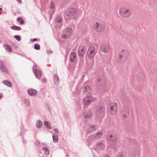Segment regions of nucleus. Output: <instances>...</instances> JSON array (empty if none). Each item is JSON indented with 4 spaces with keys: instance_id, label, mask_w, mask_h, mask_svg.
<instances>
[{
    "instance_id": "473e14b6",
    "label": "nucleus",
    "mask_w": 157,
    "mask_h": 157,
    "mask_svg": "<svg viewBox=\"0 0 157 157\" xmlns=\"http://www.w3.org/2000/svg\"><path fill=\"white\" fill-rule=\"evenodd\" d=\"M14 38L16 39L18 41H20L21 40V38L20 36L18 35H15L14 36Z\"/></svg>"
},
{
    "instance_id": "2eb2a0df",
    "label": "nucleus",
    "mask_w": 157,
    "mask_h": 157,
    "mask_svg": "<svg viewBox=\"0 0 157 157\" xmlns=\"http://www.w3.org/2000/svg\"><path fill=\"white\" fill-rule=\"evenodd\" d=\"M27 92L29 95L31 96L35 95L37 93L36 90L32 89H28Z\"/></svg>"
},
{
    "instance_id": "c03bdc74",
    "label": "nucleus",
    "mask_w": 157,
    "mask_h": 157,
    "mask_svg": "<svg viewBox=\"0 0 157 157\" xmlns=\"http://www.w3.org/2000/svg\"><path fill=\"white\" fill-rule=\"evenodd\" d=\"M69 33H70V32L72 31V29L70 28H69Z\"/></svg>"
},
{
    "instance_id": "39448f33",
    "label": "nucleus",
    "mask_w": 157,
    "mask_h": 157,
    "mask_svg": "<svg viewBox=\"0 0 157 157\" xmlns=\"http://www.w3.org/2000/svg\"><path fill=\"white\" fill-rule=\"evenodd\" d=\"M94 28L95 31L100 32L104 30L105 25L100 22H97L94 25Z\"/></svg>"
},
{
    "instance_id": "0eeeda50",
    "label": "nucleus",
    "mask_w": 157,
    "mask_h": 157,
    "mask_svg": "<svg viewBox=\"0 0 157 157\" xmlns=\"http://www.w3.org/2000/svg\"><path fill=\"white\" fill-rule=\"evenodd\" d=\"M77 10L75 8H69V19H74L76 21Z\"/></svg>"
},
{
    "instance_id": "f257e3e1",
    "label": "nucleus",
    "mask_w": 157,
    "mask_h": 157,
    "mask_svg": "<svg viewBox=\"0 0 157 157\" xmlns=\"http://www.w3.org/2000/svg\"><path fill=\"white\" fill-rule=\"evenodd\" d=\"M128 53L126 49H123L121 51L119 54V58L117 59L118 62L123 63L127 59L128 57Z\"/></svg>"
},
{
    "instance_id": "6e6552de",
    "label": "nucleus",
    "mask_w": 157,
    "mask_h": 157,
    "mask_svg": "<svg viewBox=\"0 0 157 157\" xmlns=\"http://www.w3.org/2000/svg\"><path fill=\"white\" fill-rule=\"evenodd\" d=\"M86 51V48L84 46H79L78 50V55L80 57L83 56Z\"/></svg>"
},
{
    "instance_id": "58836bf2",
    "label": "nucleus",
    "mask_w": 157,
    "mask_h": 157,
    "mask_svg": "<svg viewBox=\"0 0 157 157\" xmlns=\"http://www.w3.org/2000/svg\"><path fill=\"white\" fill-rule=\"evenodd\" d=\"M54 131L56 133H58V130L57 129H55L54 130Z\"/></svg>"
},
{
    "instance_id": "cd10ccee",
    "label": "nucleus",
    "mask_w": 157,
    "mask_h": 157,
    "mask_svg": "<svg viewBox=\"0 0 157 157\" xmlns=\"http://www.w3.org/2000/svg\"><path fill=\"white\" fill-rule=\"evenodd\" d=\"M11 28L13 30H15L19 31L21 29V28L20 27L15 26H12Z\"/></svg>"
},
{
    "instance_id": "7ed1b4c3",
    "label": "nucleus",
    "mask_w": 157,
    "mask_h": 157,
    "mask_svg": "<svg viewBox=\"0 0 157 157\" xmlns=\"http://www.w3.org/2000/svg\"><path fill=\"white\" fill-rule=\"evenodd\" d=\"M97 49L94 47H90L87 52L88 58L91 60H93L96 52Z\"/></svg>"
},
{
    "instance_id": "09e8293b",
    "label": "nucleus",
    "mask_w": 157,
    "mask_h": 157,
    "mask_svg": "<svg viewBox=\"0 0 157 157\" xmlns=\"http://www.w3.org/2000/svg\"><path fill=\"white\" fill-rule=\"evenodd\" d=\"M104 157H110L109 156H105Z\"/></svg>"
},
{
    "instance_id": "423d86ee",
    "label": "nucleus",
    "mask_w": 157,
    "mask_h": 157,
    "mask_svg": "<svg viewBox=\"0 0 157 157\" xmlns=\"http://www.w3.org/2000/svg\"><path fill=\"white\" fill-rule=\"evenodd\" d=\"M104 107L102 105L97 106L95 108V112L96 116L101 117L105 113Z\"/></svg>"
},
{
    "instance_id": "f8f14e48",
    "label": "nucleus",
    "mask_w": 157,
    "mask_h": 157,
    "mask_svg": "<svg viewBox=\"0 0 157 157\" xmlns=\"http://www.w3.org/2000/svg\"><path fill=\"white\" fill-rule=\"evenodd\" d=\"M76 55L75 52H71L70 54V61L74 64H75L77 59H76Z\"/></svg>"
},
{
    "instance_id": "1a4fd4ad",
    "label": "nucleus",
    "mask_w": 157,
    "mask_h": 157,
    "mask_svg": "<svg viewBox=\"0 0 157 157\" xmlns=\"http://www.w3.org/2000/svg\"><path fill=\"white\" fill-rule=\"evenodd\" d=\"M37 67L36 65H34L33 67V71L37 78H40L41 77L42 73L40 71L37 69Z\"/></svg>"
},
{
    "instance_id": "2f4dec72",
    "label": "nucleus",
    "mask_w": 157,
    "mask_h": 157,
    "mask_svg": "<svg viewBox=\"0 0 157 157\" xmlns=\"http://www.w3.org/2000/svg\"><path fill=\"white\" fill-rule=\"evenodd\" d=\"M44 124L46 125L47 127L48 128H51V125L47 121H45L44 122Z\"/></svg>"
},
{
    "instance_id": "f03ea898",
    "label": "nucleus",
    "mask_w": 157,
    "mask_h": 157,
    "mask_svg": "<svg viewBox=\"0 0 157 157\" xmlns=\"http://www.w3.org/2000/svg\"><path fill=\"white\" fill-rule=\"evenodd\" d=\"M119 13L121 16L125 18L128 17L132 14L131 11L125 7L121 8Z\"/></svg>"
},
{
    "instance_id": "864d4df0",
    "label": "nucleus",
    "mask_w": 157,
    "mask_h": 157,
    "mask_svg": "<svg viewBox=\"0 0 157 157\" xmlns=\"http://www.w3.org/2000/svg\"><path fill=\"white\" fill-rule=\"evenodd\" d=\"M2 13V12H1L0 11V14H1Z\"/></svg>"
},
{
    "instance_id": "7c9ffc66",
    "label": "nucleus",
    "mask_w": 157,
    "mask_h": 157,
    "mask_svg": "<svg viewBox=\"0 0 157 157\" xmlns=\"http://www.w3.org/2000/svg\"><path fill=\"white\" fill-rule=\"evenodd\" d=\"M34 48L36 50H39L40 49V45L39 44H36L34 45Z\"/></svg>"
},
{
    "instance_id": "dca6fc26",
    "label": "nucleus",
    "mask_w": 157,
    "mask_h": 157,
    "mask_svg": "<svg viewBox=\"0 0 157 157\" xmlns=\"http://www.w3.org/2000/svg\"><path fill=\"white\" fill-rule=\"evenodd\" d=\"M0 69L3 72L6 73L7 72L6 67L4 65L3 63L0 61Z\"/></svg>"
},
{
    "instance_id": "4be33fe9",
    "label": "nucleus",
    "mask_w": 157,
    "mask_h": 157,
    "mask_svg": "<svg viewBox=\"0 0 157 157\" xmlns=\"http://www.w3.org/2000/svg\"><path fill=\"white\" fill-rule=\"evenodd\" d=\"M97 82L98 84L100 86L103 85L105 83L104 80L100 78H98Z\"/></svg>"
},
{
    "instance_id": "72a5a7b5",
    "label": "nucleus",
    "mask_w": 157,
    "mask_h": 157,
    "mask_svg": "<svg viewBox=\"0 0 157 157\" xmlns=\"http://www.w3.org/2000/svg\"><path fill=\"white\" fill-rule=\"evenodd\" d=\"M55 6V4L54 2H52L51 5L49 6V8L50 9L54 8Z\"/></svg>"
},
{
    "instance_id": "f704fd0d",
    "label": "nucleus",
    "mask_w": 157,
    "mask_h": 157,
    "mask_svg": "<svg viewBox=\"0 0 157 157\" xmlns=\"http://www.w3.org/2000/svg\"><path fill=\"white\" fill-rule=\"evenodd\" d=\"M56 21L58 23H59L61 21V18L60 17H57L56 19Z\"/></svg>"
},
{
    "instance_id": "412c9836",
    "label": "nucleus",
    "mask_w": 157,
    "mask_h": 157,
    "mask_svg": "<svg viewBox=\"0 0 157 157\" xmlns=\"http://www.w3.org/2000/svg\"><path fill=\"white\" fill-rule=\"evenodd\" d=\"M96 147L98 149H102L104 147V144L102 142L99 143L97 144Z\"/></svg>"
},
{
    "instance_id": "c85d7f7f",
    "label": "nucleus",
    "mask_w": 157,
    "mask_h": 157,
    "mask_svg": "<svg viewBox=\"0 0 157 157\" xmlns=\"http://www.w3.org/2000/svg\"><path fill=\"white\" fill-rule=\"evenodd\" d=\"M3 83L4 84L9 87H10L11 86V83L8 81L6 80L4 81H3Z\"/></svg>"
},
{
    "instance_id": "79ce46f5",
    "label": "nucleus",
    "mask_w": 157,
    "mask_h": 157,
    "mask_svg": "<svg viewBox=\"0 0 157 157\" xmlns=\"http://www.w3.org/2000/svg\"><path fill=\"white\" fill-rule=\"evenodd\" d=\"M35 144L36 145H38L39 144V142L38 141H36L35 142Z\"/></svg>"
},
{
    "instance_id": "a18cd8bd",
    "label": "nucleus",
    "mask_w": 157,
    "mask_h": 157,
    "mask_svg": "<svg viewBox=\"0 0 157 157\" xmlns=\"http://www.w3.org/2000/svg\"><path fill=\"white\" fill-rule=\"evenodd\" d=\"M32 40L33 41H36V40H36V38H34V39H32Z\"/></svg>"
},
{
    "instance_id": "20e7f679",
    "label": "nucleus",
    "mask_w": 157,
    "mask_h": 157,
    "mask_svg": "<svg viewBox=\"0 0 157 157\" xmlns=\"http://www.w3.org/2000/svg\"><path fill=\"white\" fill-rule=\"evenodd\" d=\"M118 108V106L117 103H112L110 104L108 108L109 112L111 115H114L117 113Z\"/></svg>"
},
{
    "instance_id": "4468645a",
    "label": "nucleus",
    "mask_w": 157,
    "mask_h": 157,
    "mask_svg": "<svg viewBox=\"0 0 157 157\" xmlns=\"http://www.w3.org/2000/svg\"><path fill=\"white\" fill-rule=\"evenodd\" d=\"M123 117H127L129 115V111L127 107H124L122 112Z\"/></svg>"
},
{
    "instance_id": "a19ab883",
    "label": "nucleus",
    "mask_w": 157,
    "mask_h": 157,
    "mask_svg": "<svg viewBox=\"0 0 157 157\" xmlns=\"http://www.w3.org/2000/svg\"><path fill=\"white\" fill-rule=\"evenodd\" d=\"M19 23L21 24H22L24 23V21L23 20H21L20 21H19Z\"/></svg>"
},
{
    "instance_id": "a878e982",
    "label": "nucleus",
    "mask_w": 157,
    "mask_h": 157,
    "mask_svg": "<svg viewBox=\"0 0 157 157\" xmlns=\"http://www.w3.org/2000/svg\"><path fill=\"white\" fill-rule=\"evenodd\" d=\"M42 150L44 151V153L46 155H48L49 153V149L47 147H44L42 148Z\"/></svg>"
},
{
    "instance_id": "9d476101",
    "label": "nucleus",
    "mask_w": 157,
    "mask_h": 157,
    "mask_svg": "<svg viewBox=\"0 0 157 157\" xmlns=\"http://www.w3.org/2000/svg\"><path fill=\"white\" fill-rule=\"evenodd\" d=\"M92 96L90 94L89 95H86L83 99L84 104L86 105H88L92 102Z\"/></svg>"
},
{
    "instance_id": "6ab92c4d",
    "label": "nucleus",
    "mask_w": 157,
    "mask_h": 157,
    "mask_svg": "<svg viewBox=\"0 0 157 157\" xmlns=\"http://www.w3.org/2000/svg\"><path fill=\"white\" fill-rule=\"evenodd\" d=\"M53 80L55 84H57L58 83L59 79L57 75L55 74L54 75Z\"/></svg>"
},
{
    "instance_id": "e433bc0d",
    "label": "nucleus",
    "mask_w": 157,
    "mask_h": 157,
    "mask_svg": "<svg viewBox=\"0 0 157 157\" xmlns=\"http://www.w3.org/2000/svg\"><path fill=\"white\" fill-rule=\"evenodd\" d=\"M42 82L44 83L46 82H47V79L46 78H43L42 79Z\"/></svg>"
},
{
    "instance_id": "bb28decb",
    "label": "nucleus",
    "mask_w": 157,
    "mask_h": 157,
    "mask_svg": "<svg viewBox=\"0 0 157 157\" xmlns=\"http://www.w3.org/2000/svg\"><path fill=\"white\" fill-rule=\"evenodd\" d=\"M108 140L110 141L113 142L115 141L116 138L115 137L113 136L112 135H110L108 138Z\"/></svg>"
},
{
    "instance_id": "b1692460",
    "label": "nucleus",
    "mask_w": 157,
    "mask_h": 157,
    "mask_svg": "<svg viewBox=\"0 0 157 157\" xmlns=\"http://www.w3.org/2000/svg\"><path fill=\"white\" fill-rule=\"evenodd\" d=\"M36 127L38 128H40L42 125V123L41 121L40 120L38 121L36 124Z\"/></svg>"
},
{
    "instance_id": "c9c22d12",
    "label": "nucleus",
    "mask_w": 157,
    "mask_h": 157,
    "mask_svg": "<svg viewBox=\"0 0 157 157\" xmlns=\"http://www.w3.org/2000/svg\"><path fill=\"white\" fill-rule=\"evenodd\" d=\"M90 128L93 130V131H95L96 130V127L95 125H91Z\"/></svg>"
},
{
    "instance_id": "603ef678",
    "label": "nucleus",
    "mask_w": 157,
    "mask_h": 157,
    "mask_svg": "<svg viewBox=\"0 0 157 157\" xmlns=\"http://www.w3.org/2000/svg\"><path fill=\"white\" fill-rule=\"evenodd\" d=\"M86 133H87V134H88V131Z\"/></svg>"
},
{
    "instance_id": "ea45409f",
    "label": "nucleus",
    "mask_w": 157,
    "mask_h": 157,
    "mask_svg": "<svg viewBox=\"0 0 157 157\" xmlns=\"http://www.w3.org/2000/svg\"><path fill=\"white\" fill-rule=\"evenodd\" d=\"M21 20V18L20 17H18L17 19V21L19 22Z\"/></svg>"
},
{
    "instance_id": "f3484780",
    "label": "nucleus",
    "mask_w": 157,
    "mask_h": 157,
    "mask_svg": "<svg viewBox=\"0 0 157 157\" xmlns=\"http://www.w3.org/2000/svg\"><path fill=\"white\" fill-rule=\"evenodd\" d=\"M103 135L102 132H98L95 134L94 136V138L95 139L97 140L101 138Z\"/></svg>"
},
{
    "instance_id": "ddd939ff",
    "label": "nucleus",
    "mask_w": 157,
    "mask_h": 157,
    "mask_svg": "<svg viewBox=\"0 0 157 157\" xmlns=\"http://www.w3.org/2000/svg\"><path fill=\"white\" fill-rule=\"evenodd\" d=\"M101 51L105 53H108L109 51V48L105 45H102L101 47Z\"/></svg>"
},
{
    "instance_id": "de8ad7c7",
    "label": "nucleus",
    "mask_w": 157,
    "mask_h": 157,
    "mask_svg": "<svg viewBox=\"0 0 157 157\" xmlns=\"http://www.w3.org/2000/svg\"><path fill=\"white\" fill-rule=\"evenodd\" d=\"M117 157H122V155H119V157L117 156Z\"/></svg>"
},
{
    "instance_id": "9b49d317",
    "label": "nucleus",
    "mask_w": 157,
    "mask_h": 157,
    "mask_svg": "<svg viewBox=\"0 0 157 157\" xmlns=\"http://www.w3.org/2000/svg\"><path fill=\"white\" fill-rule=\"evenodd\" d=\"M92 113L89 109L85 110L83 113V116L85 119H89L92 116Z\"/></svg>"
},
{
    "instance_id": "3c124183",
    "label": "nucleus",
    "mask_w": 157,
    "mask_h": 157,
    "mask_svg": "<svg viewBox=\"0 0 157 157\" xmlns=\"http://www.w3.org/2000/svg\"><path fill=\"white\" fill-rule=\"evenodd\" d=\"M84 75H83V76H82V79H83V78H84Z\"/></svg>"
},
{
    "instance_id": "4c0bfd02",
    "label": "nucleus",
    "mask_w": 157,
    "mask_h": 157,
    "mask_svg": "<svg viewBox=\"0 0 157 157\" xmlns=\"http://www.w3.org/2000/svg\"><path fill=\"white\" fill-rule=\"evenodd\" d=\"M52 53V51L50 50H48L47 51V53L48 54H51Z\"/></svg>"
},
{
    "instance_id": "8fccbe9b",
    "label": "nucleus",
    "mask_w": 157,
    "mask_h": 157,
    "mask_svg": "<svg viewBox=\"0 0 157 157\" xmlns=\"http://www.w3.org/2000/svg\"><path fill=\"white\" fill-rule=\"evenodd\" d=\"M2 9L1 8H0V10H2Z\"/></svg>"
},
{
    "instance_id": "37998d69",
    "label": "nucleus",
    "mask_w": 157,
    "mask_h": 157,
    "mask_svg": "<svg viewBox=\"0 0 157 157\" xmlns=\"http://www.w3.org/2000/svg\"><path fill=\"white\" fill-rule=\"evenodd\" d=\"M16 1L19 3H21L22 2L21 0H16Z\"/></svg>"
},
{
    "instance_id": "49530a36",
    "label": "nucleus",
    "mask_w": 157,
    "mask_h": 157,
    "mask_svg": "<svg viewBox=\"0 0 157 157\" xmlns=\"http://www.w3.org/2000/svg\"><path fill=\"white\" fill-rule=\"evenodd\" d=\"M2 97V94H0V99H1Z\"/></svg>"
},
{
    "instance_id": "c756f323",
    "label": "nucleus",
    "mask_w": 157,
    "mask_h": 157,
    "mask_svg": "<svg viewBox=\"0 0 157 157\" xmlns=\"http://www.w3.org/2000/svg\"><path fill=\"white\" fill-rule=\"evenodd\" d=\"M23 101L27 105H29V101L28 99H25Z\"/></svg>"
},
{
    "instance_id": "a211bd4d",
    "label": "nucleus",
    "mask_w": 157,
    "mask_h": 157,
    "mask_svg": "<svg viewBox=\"0 0 157 157\" xmlns=\"http://www.w3.org/2000/svg\"><path fill=\"white\" fill-rule=\"evenodd\" d=\"M3 47L6 51L10 52H12V48L9 45L6 44H4Z\"/></svg>"
},
{
    "instance_id": "393cba45",
    "label": "nucleus",
    "mask_w": 157,
    "mask_h": 157,
    "mask_svg": "<svg viewBox=\"0 0 157 157\" xmlns=\"http://www.w3.org/2000/svg\"><path fill=\"white\" fill-rule=\"evenodd\" d=\"M52 137L53 141L55 143H56L58 141V137L57 135L55 134L53 135Z\"/></svg>"
},
{
    "instance_id": "aec40b11",
    "label": "nucleus",
    "mask_w": 157,
    "mask_h": 157,
    "mask_svg": "<svg viewBox=\"0 0 157 157\" xmlns=\"http://www.w3.org/2000/svg\"><path fill=\"white\" fill-rule=\"evenodd\" d=\"M91 89V87L89 86H87L84 87L83 88V91L84 93L86 92L89 93L90 92Z\"/></svg>"
},
{
    "instance_id": "5701e85b",
    "label": "nucleus",
    "mask_w": 157,
    "mask_h": 157,
    "mask_svg": "<svg viewBox=\"0 0 157 157\" xmlns=\"http://www.w3.org/2000/svg\"><path fill=\"white\" fill-rule=\"evenodd\" d=\"M69 30V28H67L65 30V32H67V34H63L62 35V37L64 39H66L67 38L68 36V31Z\"/></svg>"
}]
</instances>
